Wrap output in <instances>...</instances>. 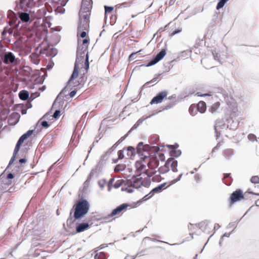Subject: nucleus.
Returning <instances> with one entry per match:
<instances>
[{
	"label": "nucleus",
	"mask_w": 259,
	"mask_h": 259,
	"mask_svg": "<svg viewBox=\"0 0 259 259\" xmlns=\"http://www.w3.org/2000/svg\"><path fill=\"white\" fill-rule=\"evenodd\" d=\"M171 24V22L168 23L167 25H166L164 27H161L158 30V31L154 34V37L156 35H157L159 32L160 33L162 31L167 30L169 28V26Z\"/></svg>",
	"instance_id": "79ce46f5"
},
{
	"label": "nucleus",
	"mask_w": 259,
	"mask_h": 259,
	"mask_svg": "<svg viewBox=\"0 0 259 259\" xmlns=\"http://www.w3.org/2000/svg\"><path fill=\"white\" fill-rule=\"evenodd\" d=\"M173 61L174 60L167 61L163 64L164 68L165 71L168 72L169 69L172 67L173 65H171V63H172Z\"/></svg>",
	"instance_id": "72a5a7b5"
},
{
	"label": "nucleus",
	"mask_w": 259,
	"mask_h": 259,
	"mask_svg": "<svg viewBox=\"0 0 259 259\" xmlns=\"http://www.w3.org/2000/svg\"><path fill=\"white\" fill-rule=\"evenodd\" d=\"M98 184L99 187L103 189L104 188L105 185L107 184V181L106 179H102L101 180H99Z\"/></svg>",
	"instance_id": "8fccbe9b"
},
{
	"label": "nucleus",
	"mask_w": 259,
	"mask_h": 259,
	"mask_svg": "<svg viewBox=\"0 0 259 259\" xmlns=\"http://www.w3.org/2000/svg\"><path fill=\"white\" fill-rule=\"evenodd\" d=\"M143 50L141 49L137 52H133L132 53H131L129 56H128V61L130 62L132 60H134V56L136 55V54H138V52H142Z\"/></svg>",
	"instance_id": "052dcab7"
},
{
	"label": "nucleus",
	"mask_w": 259,
	"mask_h": 259,
	"mask_svg": "<svg viewBox=\"0 0 259 259\" xmlns=\"http://www.w3.org/2000/svg\"><path fill=\"white\" fill-rule=\"evenodd\" d=\"M18 95L19 99L22 101H26L29 98V93L25 90L20 91Z\"/></svg>",
	"instance_id": "f3484780"
},
{
	"label": "nucleus",
	"mask_w": 259,
	"mask_h": 259,
	"mask_svg": "<svg viewBox=\"0 0 259 259\" xmlns=\"http://www.w3.org/2000/svg\"><path fill=\"white\" fill-rule=\"evenodd\" d=\"M124 182V180L123 179H120L117 180L113 185V187L115 189L119 188L120 186L123 185Z\"/></svg>",
	"instance_id": "e433bc0d"
},
{
	"label": "nucleus",
	"mask_w": 259,
	"mask_h": 259,
	"mask_svg": "<svg viewBox=\"0 0 259 259\" xmlns=\"http://www.w3.org/2000/svg\"><path fill=\"white\" fill-rule=\"evenodd\" d=\"M124 151L123 150H120L117 152L118 157L117 158L119 159H122L124 157Z\"/></svg>",
	"instance_id": "774afa93"
},
{
	"label": "nucleus",
	"mask_w": 259,
	"mask_h": 259,
	"mask_svg": "<svg viewBox=\"0 0 259 259\" xmlns=\"http://www.w3.org/2000/svg\"><path fill=\"white\" fill-rule=\"evenodd\" d=\"M17 154H13L10 160L9 161V164L7 166V169L9 168L11 165L13 164L14 162L15 161L16 158L17 157Z\"/></svg>",
	"instance_id": "4d7b16f0"
},
{
	"label": "nucleus",
	"mask_w": 259,
	"mask_h": 259,
	"mask_svg": "<svg viewBox=\"0 0 259 259\" xmlns=\"http://www.w3.org/2000/svg\"><path fill=\"white\" fill-rule=\"evenodd\" d=\"M209 51L211 53L214 60H217V59L220 56V55L217 52L216 48H211Z\"/></svg>",
	"instance_id": "58836bf2"
},
{
	"label": "nucleus",
	"mask_w": 259,
	"mask_h": 259,
	"mask_svg": "<svg viewBox=\"0 0 259 259\" xmlns=\"http://www.w3.org/2000/svg\"><path fill=\"white\" fill-rule=\"evenodd\" d=\"M41 125L45 128H48L51 125V123H49L48 121L44 120L41 122Z\"/></svg>",
	"instance_id": "338daca9"
},
{
	"label": "nucleus",
	"mask_w": 259,
	"mask_h": 259,
	"mask_svg": "<svg viewBox=\"0 0 259 259\" xmlns=\"http://www.w3.org/2000/svg\"><path fill=\"white\" fill-rule=\"evenodd\" d=\"M77 90L76 89H74L72 91H70V92L68 94V95H66L64 96V97L66 98H68V97L69 96L70 98H73L75 97L77 93Z\"/></svg>",
	"instance_id": "c03bdc74"
},
{
	"label": "nucleus",
	"mask_w": 259,
	"mask_h": 259,
	"mask_svg": "<svg viewBox=\"0 0 259 259\" xmlns=\"http://www.w3.org/2000/svg\"><path fill=\"white\" fill-rule=\"evenodd\" d=\"M247 137H248L249 141H250L251 142H253L254 141H257V137L253 134H249L248 135Z\"/></svg>",
	"instance_id": "bf43d9fd"
},
{
	"label": "nucleus",
	"mask_w": 259,
	"mask_h": 259,
	"mask_svg": "<svg viewBox=\"0 0 259 259\" xmlns=\"http://www.w3.org/2000/svg\"><path fill=\"white\" fill-rule=\"evenodd\" d=\"M4 52L5 54L4 55V59L3 61V63L6 65H10L14 63L17 59L15 55L11 52H6V50H5Z\"/></svg>",
	"instance_id": "9b49d317"
},
{
	"label": "nucleus",
	"mask_w": 259,
	"mask_h": 259,
	"mask_svg": "<svg viewBox=\"0 0 259 259\" xmlns=\"http://www.w3.org/2000/svg\"><path fill=\"white\" fill-rule=\"evenodd\" d=\"M90 209V203L83 197V194H82L79 201H77L76 200L70 210L69 215L66 221L67 227L72 230V231L69 233V235L73 236L90 228L93 223L90 222L95 220L93 217L87 218L86 222L84 220L80 222L88 213Z\"/></svg>",
	"instance_id": "f257e3e1"
},
{
	"label": "nucleus",
	"mask_w": 259,
	"mask_h": 259,
	"mask_svg": "<svg viewBox=\"0 0 259 259\" xmlns=\"http://www.w3.org/2000/svg\"><path fill=\"white\" fill-rule=\"evenodd\" d=\"M85 50H81V49L77 48L76 50V59L74 64V68L73 70L68 79L67 82H66V85L62 89L60 93L57 96V98L55 99L54 101V104H55L57 100L59 98H60L59 101L58 102L59 107L60 106H62L64 104V96H61L62 94H64L67 91V86L70 84V83L77 78L79 75V64L81 63H83L84 61V51Z\"/></svg>",
	"instance_id": "7ed1b4c3"
},
{
	"label": "nucleus",
	"mask_w": 259,
	"mask_h": 259,
	"mask_svg": "<svg viewBox=\"0 0 259 259\" xmlns=\"http://www.w3.org/2000/svg\"><path fill=\"white\" fill-rule=\"evenodd\" d=\"M138 151L141 152H148L149 146L148 144H145L143 142H140L136 146Z\"/></svg>",
	"instance_id": "4468645a"
},
{
	"label": "nucleus",
	"mask_w": 259,
	"mask_h": 259,
	"mask_svg": "<svg viewBox=\"0 0 259 259\" xmlns=\"http://www.w3.org/2000/svg\"><path fill=\"white\" fill-rule=\"evenodd\" d=\"M124 149L127 151V155L130 157L131 159H134V157L136 154H140V152L138 151V149L136 147H134L132 146H128L126 147H124Z\"/></svg>",
	"instance_id": "f8f14e48"
},
{
	"label": "nucleus",
	"mask_w": 259,
	"mask_h": 259,
	"mask_svg": "<svg viewBox=\"0 0 259 259\" xmlns=\"http://www.w3.org/2000/svg\"><path fill=\"white\" fill-rule=\"evenodd\" d=\"M7 181H9L6 178L5 175L3 174L0 175V184H3V183L6 184Z\"/></svg>",
	"instance_id": "e2e57ef3"
},
{
	"label": "nucleus",
	"mask_w": 259,
	"mask_h": 259,
	"mask_svg": "<svg viewBox=\"0 0 259 259\" xmlns=\"http://www.w3.org/2000/svg\"><path fill=\"white\" fill-rule=\"evenodd\" d=\"M130 206L131 205L128 203H122L113 209L110 213H109L107 216L104 217L103 219L104 220H107L113 217L118 215L122 211H125L127 208Z\"/></svg>",
	"instance_id": "6e6552de"
},
{
	"label": "nucleus",
	"mask_w": 259,
	"mask_h": 259,
	"mask_svg": "<svg viewBox=\"0 0 259 259\" xmlns=\"http://www.w3.org/2000/svg\"><path fill=\"white\" fill-rule=\"evenodd\" d=\"M243 199H247L246 194H243V191L240 189H237L233 191L229 197V203L231 206L237 202H240Z\"/></svg>",
	"instance_id": "423d86ee"
},
{
	"label": "nucleus",
	"mask_w": 259,
	"mask_h": 259,
	"mask_svg": "<svg viewBox=\"0 0 259 259\" xmlns=\"http://www.w3.org/2000/svg\"><path fill=\"white\" fill-rule=\"evenodd\" d=\"M195 93L194 89L191 88H187L185 91L182 94L184 98L188 97L189 95H191Z\"/></svg>",
	"instance_id": "c85d7f7f"
},
{
	"label": "nucleus",
	"mask_w": 259,
	"mask_h": 259,
	"mask_svg": "<svg viewBox=\"0 0 259 259\" xmlns=\"http://www.w3.org/2000/svg\"><path fill=\"white\" fill-rule=\"evenodd\" d=\"M166 51H167V48L166 47H165L164 48H162L153 58L150 60V61L146 64H142L139 66H136L134 70H137L140 69L141 67L144 66L146 67H150L151 66L154 65L156 64H157L158 62H159L160 61H161L163 58L165 57V56L166 54Z\"/></svg>",
	"instance_id": "20e7f679"
},
{
	"label": "nucleus",
	"mask_w": 259,
	"mask_h": 259,
	"mask_svg": "<svg viewBox=\"0 0 259 259\" xmlns=\"http://www.w3.org/2000/svg\"><path fill=\"white\" fill-rule=\"evenodd\" d=\"M228 1V0H218V2L216 6V9L217 10H219L223 8Z\"/></svg>",
	"instance_id": "c756f323"
},
{
	"label": "nucleus",
	"mask_w": 259,
	"mask_h": 259,
	"mask_svg": "<svg viewBox=\"0 0 259 259\" xmlns=\"http://www.w3.org/2000/svg\"><path fill=\"white\" fill-rule=\"evenodd\" d=\"M206 104L203 101H199L198 103V111L200 113H204L206 110Z\"/></svg>",
	"instance_id": "aec40b11"
},
{
	"label": "nucleus",
	"mask_w": 259,
	"mask_h": 259,
	"mask_svg": "<svg viewBox=\"0 0 259 259\" xmlns=\"http://www.w3.org/2000/svg\"><path fill=\"white\" fill-rule=\"evenodd\" d=\"M158 79V76H154V77H153V79H152L151 80L149 81H147L146 82L140 89V92L142 91V89H143V88L145 87V88H147V87H149L150 86L149 85V84L151 83H152V82H154L156 81H157V80Z\"/></svg>",
	"instance_id": "7c9ffc66"
},
{
	"label": "nucleus",
	"mask_w": 259,
	"mask_h": 259,
	"mask_svg": "<svg viewBox=\"0 0 259 259\" xmlns=\"http://www.w3.org/2000/svg\"><path fill=\"white\" fill-rule=\"evenodd\" d=\"M169 170L170 169L164 168L163 166H161L158 168L157 171H159L160 174H164L168 172L169 171Z\"/></svg>",
	"instance_id": "3c124183"
},
{
	"label": "nucleus",
	"mask_w": 259,
	"mask_h": 259,
	"mask_svg": "<svg viewBox=\"0 0 259 259\" xmlns=\"http://www.w3.org/2000/svg\"><path fill=\"white\" fill-rule=\"evenodd\" d=\"M105 163V161H103V160H101V159H100L97 164L95 166V167H97V169H99V171H101L102 168V165H103V164Z\"/></svg>",
	"instance_id": "0e129e2a"
},
{
	"label": "nucleus",
	"mask_w": 259,
	"mask_h": 259,
	"mask_svg": "<svg viewBox=\"0 0 259 259\" xmlns=\"http://www.w3.org/2000/svg\"><path fill=\"white\" fill-rule=\"evenodd\" d=\"M145 182H141V183L138 184V186L136 187V189H139L142 186H144L145 188H149L150 186L151 181L150 179L145 178Z\"/></svg>",
	"instance_id": "412c9836"
},
{
	"label": "nucleus",
	"mask_w": 259,
	"mask_h": 259,
	"mask_svg": "<svg viewBox=\"0 0 259 259\" xmlns=\"http://www.w3.org/2000/svg\"><path fill=\"white\" fill-rule=\"evenodd\" d=\"M135 167L138 171H143L146 170V166L144 164V162L140 160H136L135 162Z\"/></svg>",
	"instance_id": "a211bd4d"
},
{
	"label": "nucleus",
	"mask_w": 259,
	"mask_h": 259,
	"mask_svg": "<svg viewBox=\"0 0 259 259\" xmlns=\"http://www.w3.org/2000/svg\"><path fill=\"white\" fill-rule=\"evenodd\" d=\"M105 13H104V19L107 20V14L111 13L114 10V7L112 6H108L107 5H105L104 6Z\"/></svg>",
	"instance_id": "393cba45"
},
{
	"label": "nucleus",
	"mask_w": 259,
	"mask_h": 259,
	"mask_svg": "<svg viewBox=\"0 0 259 259\" xmlns=\"http://www.w3.org/2000/svg\"><path fill=\"white\" fill-rule=\"evenodd\" d=\"M214 92L219 94V95H215V96L219 98L220 101H223L224 100L228 104L229 100L228 91L225 90L223 88H219L214 89Z\"/></svg>",
	"instance_id": "9d476101"
},
{
	"label": "nucleus",
	"mask_w": 259,
	"mask_h": 259,
	"mask_svg": "<svg viewBox=\"0 0 259 259\" xmlns=\"http://www.w3.org/2000/svg\"><path fill=\"white\" fill-rule=\"evenodd\" d=\"M27 159L24 157L23 158H21L19 159V165L18 166V168H19L20 167H22L23 164H25L27 162Z\"/></svg>",
	"instance_id": "09e8293b"
},
{
	"label": "nucleus",
	"mask_w": 259,
	"mask_h": 259,
	"mask_svg": "<svg viewBox=\"0 0 259 259\" xmlns=\"http://www.w3.org/2000/svg\"><path fill=\"white\" fill-rule=\"evenodd\" d=\"M182 31V28L181 27H178L177 29H175L171 32L169 33V36L171 37L174 36L176 34L180 33Z\"/></svg>",
	"instance_id": "864d4df0"
},
{
	"label": "nucleus",
	"mask_w": 259,
	"mask_h": 259,
	"mask_svg": "<svg viewBox=\"0 0 259 259\" xmlns=\"http://www.w3.org/2000/svg\"><path fill=\"white\" fill-rule=\"evenodd\" d=\"M117 16L115 14H112L110 17V24L111 25H113L116 21Z\"/></svg>",
	"instance_id": "603ef678"
},
{
	"label": "nucleus",
	"mask_w": 259,
	"mask_h": 259,
	"mask_svg": "<svg viewBox=\"0 0 259 259\" xmlns=\"http://www.w3.org/2000/svg\"><path fill=\"white\" fill-rule=\"evenodd\" d=\"M178 164V162L176 159L170 164L171 169L174 172H176L178 171L177 168Z\"/></svg>",
	"instance_id": "f704fd0d"
},
{
	"label": "nucleus",
	"mask_w": 259,
	"mask_h": 259,
	"mask_svg": "<svg viewBox=\"0 0 259 259\" xmlns=\"http://www.w3.org/2000/svg\"><path fill=\"white\" fill-rule=\"evenodd\" d=\"M168 92L166 90L157 93L150 102L151 105L157 104L163 102L164 99L166 100Z\"/></svg>",
	"instance_id": "1a4fd4ad"
},
{
	"label": "nucleus",
	"mask_w": 259,
	"mask_h": 259,
	"mask_svg": "<svg viewBox=\"0 0 259 259\" xmlns=\"http://www.w3.org/2000/svg\"><path fill=\"white\" fill-rule=\"evenodd\" d=\"M183 176V174L181 173L180 174L179 176L176 178V179H175L171 181H170L169 182L170 183V184L167 187V188H168L170 186H171L172 185L176 183L177 182H179V181H180V180L181 179L182 177Z\"/></svg>",
	"instance_id": "37998d69"
},
{
	"label": "nucleus",
	"mask_w": 259,
	"mask_h": 259,
	"mask_svg": "<svg viewBox=\"0 0 259 259\" xmlns=\"http://www.w3.org/2000/svg\"><path fill=\"white\" fill-rule=\"evenodd\" d=\"M132 4H130L128 2H124L117 5V8H121L122 7L126 8L131 6Z\"/></svg>",
	"instance_id": "69168bd1"
},
{
	"label": "nucleus",
	"mask_w": 259,
	"mask_h": 259,
	"mask_svg": "<svg viewBox=\"0 0 259 259\" xmlns=\"http://www.w3.org/2000/svg\"><path fill=\"white\" fill-rule=\"evenodd\" d=\"M165 146L168 148L169 151L177 150L179 147V144L175 143L174 145H166Z\"/></svg>",
	"instance_id": "49530a36"
},
{
	"label": "nucleus",
	"mask_w": 259,
	"mask_h": 259,
	"mask_svg": "<svg viewBox=\"0 0 259 259\" xmlns=\"http://www.w3.org/2000/svg\"><path fill=\"white\" fill-rule=\"evenodd\" d=\"M223 154L227 160H230L234 154V150L230 148L226 149L223 151Z\"/></svg>",
	"instance_id": "6ab92c4d"
},
{
	"label": "nucleus",
	"mask_w": 259,
	"mask_h": 259,
	"mask_svg": "<svg viewBox=\"0 0 259 259\" xmlns=\"http://www.w3.org/2000/svg\"><path fill=\"white\" fill-rule=\"evenodd\" d=\"M218 15H219L218 13L215 12L213 15V17H212V18L211 20V22L209 24V27H212L214 26L215 23L218 20Z\"/></svg>",
	"instance_id": "2f4dec72"
},
{
	"label": "nucleus",
	"mask_w": 259,
	"mask_h": 259,
	"mask_svg": "<svg viewBox=\"0 0 259 259\" xmlns=\"http://www.w3.org/2000/svg\"><path fill=\"white\" fill-rule=\"evenodd\" d=\"M250 182L254 184H259V177L258 176H253L250 179Z\"/></svg>",
	"instance_id": "a18cd8bd"
},
{
	"label": "nucleus",
	"mask_w": 259,
	"mask_h": 259,
	"mask_svg": "<svg viewBox=\"0 0 259 259\" xmlns=\"http://www.w3.org/2000/svg\"><path fill=\"white\" fill-rule=\"evenodd\" d=\"M69 0H49L52 7L54 9L56 14H63L65 12L64 7L66 6Z\"/></svg>",
	"instance_id": "0eeeda50"
},
{
	"label": "nucleus",
	"mask_w": 259,
	"mask_h": 259,
	"mask_svg": "<svg viewBox=\"0 0 259 259\" xmlns=\"http://www.w3.org/2000/svg\"><path fill=\"white\" fill-rule=\"evenodd\" d=\"M93 4L92 0H82L78 13L77 48L82 51L85 50L90 44V38L87 35L90 29V17Z\"/></svg>",
	"instance_id": "f03ea898"
},
{
	"label": "nucleus",
	"mask_w": 259,
	"mask_h": 259,
	"mask_svg": "<svg viewBox=\"0 0 259 259\" xmlns=\"http://www.w3.org/2000/svg\"><path fill=\"white\" fill-rule=\"evenodd\" d=\"M19 18L20 21L19 23H20L21 22L27 23L30 21V15L27 12H22L20 15Z\"/></svg>",
	"instance_id": "2eb2a0df"
},
{
	"label": "nucleus",
	"mask_w": 259,
	"mask_h": 259,
	"mask_svg": "<svg viewBox=\"0 0 259 259\" xmlns=\"http://www.w3.org/2000/svg\"><path fill=\"white\" fill-rule=\"evenodd\" d=\"M126 168V165L125 164H117L114 168V171L115 172H121L124 171Z\"/></svg>",
	"instance_id": "bb28decb"
},
{
	"label": "nucleus",
	"mask_w": 259,
	"mask_h": 259,
	"mask_svg": "<svg viewBox=\"0 0 259 259\" xmlns=\"http://www.w3.org/2000/svg\"><path fill=\"white\" fill-rule=\"evenodd\" d=\"M166 184H167V182H164L162 184H160L157 185L156 187L153 188L150 191V194L153 195L154 196L155 193H158L161 192L163 190L167 188V187L166 188H164V187L165 186Z\"/></svg>",
	"instance_id": "ddd939ff"
},
{
	"label": "nucleus",
	"mask_w": 259,
	"mask_h": 259,
	"mask_svg": "<svg viewBox=\"0 0 259 259\" xmlns=\"http://www.w3.org/2000/svg\"><path fill=\"white\" fill-rule=\"evenodd\" d=\"M169 154L170 156H172L176 159L181 155L182 151L180 149L170 150Z\"/></svg>",
	"instance_id": "5701e85b"
},
{
	"label": "nucleus",
	"mask_w": 259,
	"mask_h": 259,
	"mask_svg": "<svg viewBox=\"0 0 259 259\" xmlns=\"http://www.w3.org/2000/svg\"><path fill=\"white\" fill-rule=\"evenodd\" d=\"M153 196V195H150L149 192L148 194L145 195L142 199L138 200L137 203H138V205H140L141 204L147 201L148 200L152 198Z\"/></svg>",
	"instance_id": "cd10ccee"
},
{
	"label": "nucleus",
	"mask_w": 259,
	"mask_h": 259,
	"mask_svg": "<svg viewBox=\"0 0 259 259\" xmlns=\"http://www.w3.org/2000/svg\"><path fill=\"white\" fill-rule=\"evenodd\" d=\"M22 145L21 144H19L18 143H16V144L15 145V147L13 152V153L15 154H17L18 153L19 151H20V149L21 148Z\"/></svg>",
	"instance_id": "680f3d73"
},
{
	"label": "nucleus",
	"mask_w": 259,
	"mask_h": 259,
	"mask_svg": "<svg viewBox=\"0 0 259 259\" xmlns=\"http://www.w3.org/2000/svg\"><path fill=\"white\" fill-rule=\"evenodd\" d=\"M35 130H29L22 135V136L27 140L34 132Z\"/></svg>",
	"instance_id": "c9c22d12"
},
{
	"label": "nucleus",
	"mask_w": 259,
	"mask_h": 259,
	"mask_svg": "<svg viewBox=\"0 0 259 259\" xmlns=\"http://www.w3.org/2000/svg\"><path fill=\"white\" fill-rule=\"evenodd\" d=\"M222 180L224 182L225 185L230 186L232 184L233 179L231 174L226 173L224 175V177L222 179Z\"/></svg>",
	"instance_id": "dca6fc26"
},
{
	"label": "nucleus",
	"mask_w": 259,
	"mask_h": 259,
	"mask_svg": "<svg viewBox=\"0 0 259 259\" xmlns=\"http://www.w3.org/2000/svg\"><path fill=\"white\" fill-rule=\"evenodd\" d=\"M17 154H13L10 160L9 161V164L7 166V169L9 168L11 165L13 164L14 162L15 161L16 158L17 157Z\"/></svg>",
	"instance_id": "13d9d810"
},
{
	"label": "nucleus",
	"mask_w": 259,
	"mask_h": 259,
	"mask_svg": "<svg viewBox=\"0 0 259 259\" xmlns=\"http://www.w3.org/2000/svg\"><path fill=\"white\" fill-rule=\"evenodd\" d=\"M97 170L98 169L97 168V167H95L94 168H93L91 171H90V174H89V175L87 177V179L91 181L92 178L94 176V174L96 172V173H97Z\"/></svg>",
	"instance_id": "de8ad7c7"
},
{
	"label": "nucleus",
	"mask_w": 259,
	"mask_h": 259,
	"mask_svg": "<svg viewBox=\"0 0 259 259\" xmlns=\"http://www.w3.org/2000/svg\"><path fill=\"white\" fill-rule=\"evenodd\" d=\"M210 223V221L207 220L200 222L198 224L199 229H201L203 232H205L206 228L208 226V224Z\"/></svg>",
	"instance_id": "4be33fe9"
},
{
	"label": "nucleus",
	"mask_w": 259,
	"mask_h": 259,
	"mask_svg": "<svg viewBox=\"0 0 259 259\" xmlns=\"http://www.w3.org/2000/svg\"><path fill=\"white\" fill-rule=\"evenodd\" d=\"M176 104V102H170L169 103V104L167 106H166L165 107H164L162 109L156 112L155 113H152V114L148 116L144 117V116H142L141 118L139 119L138 121L133 125V126L131 127V128L128 131V133H131L133 130H135L137 129L141 124H142L143 122L152 117L153 116L155 115L156 114L159 113L160 112L163 111L164 110H168L169 109H170L172 108L174 106H175Z\"/></svg>",
	"instance_id": "39448f33"
},
{
	"label": "nucleus",
	"mask_w": 259,
	"mask_h": 259,
	"mask_svg": "<svg viewBox=\"0 0 259 259\" xmlns=\"http://www.w3.org/2000/svg\"><path fill=\"white\" fill-rule=\"evenodd\" d=\"M139 156L140 158V159L139 160L145 162L146 159L151 157V155H145L143 153V152H140V154H139Z\"/></svg>",
	"instance_id": "4c0bfd02"
},
{
	"label": "nucleus",
	"mask_w": 259,
	"mask_h": 259,
	"mask_svg": "<svg viewBox=\"0 0 259 259\" xmlns=\"http://www.w3.org/2000/svg\"><path fill=\"white\" fill-rule=\"evenodd\" d=\"M127 181L130 182L131 187L134 189H136V187L138 185V184L137 185V184H138L137 181H136V180H133V179H131V180H128Z\"/></svg>",
	"instance_id": "5fc2aeb1"
},
{
	"label": "nucleus",
	"mask_w": 259,
	"mask_h": 259,
	"mask_svg": "<svg viewBox=\"0 0 259 259\" xmlns=\"http://www.w3.org/2000/svg\"><path fill=\"white\" fill-rule=\"evenodd\" d=\"M118 146V144L116 142L113 145L112 147L109 148L106 151H105V154H107V155H109L112 153V152L117 148Z\"/></svg>",
	"instance_id": "a19ab883"
},
{
	"label": "nucleus",
	"mask_w": 259,
	"mask_h": 259,
	"mask_svg": "<svg viewBox=\"0 0 259 259\" xmlns=\"http://www.w3.org/2000/svg\"><path fill=\"white\" fill-rule=\"evenodd\" d=\"M61 116V110L59 108L56 109L53 115H50V117H52V119H54L55 120L58 119L60 116Z\"/></svg>",
	"instance_id": "473e14b6"
},
{
	"label": "nucleus",
	"mask_w": 259,
	"mask_h": 259,
	"mask_svg": "<svg viewBox=\"0 0 259 259\" xmlns=\"http://www.w3.org/2000/svg\"><path fill=\"white\" fill-rule=\"evenodd\" d=\"M221 104L219 102H216L210 106H208V110L211 113H213L217 110H218L220 107Z\"/></svg>",
	"instance_id": "b1692460"
},
{
	"label": "nucleus",
	"mask_w": 259,
	"mask_h": 259,
	"mask_svg": "<svg viewBox=\"0 0 259 259\" xmlns=\"http://www.w3.org/2000/svg\"><path fill=\"white\" fill-rule=\"evenodd\" d=\"M121 191H125L128 193H132L134 192V189L132 188L127 183L124 184L121 189Z\"/></svg>",
	"instance_id": "a878e982"
},
{
	"label": "nucleus",
	"mask_w": 259,
	"mask_h": 259,
	"mask_svg": "<svg viewBox=\"0 0 259 259\" xmlns=\"http://www.w3.org/2000/svg\"><path fill=\"white\" fill-rule=\"evenodd\" d=\"M190 55V52H187L186 51H182L181 52V53H180V54L179 55V57H182V58H188V57Z\"/></svg>",
	"instance_id": "6e6d98bb"
},
{
	"label": "nucleus",
	"mask_w": 259,
	"mask_h": 259,
	"mask_svg": "<svg viewBox=\"0 0 259 259\" xmlns=\"http://www.w3.org/2000/svg\"><path fill=\"white\" fill-rule=\"evenodd\" d=\"M94 259H106V254L103 252L97 253L94 256Z\"/></svg>",
	"instance_id": "ea45409f"
}]
</instances>
